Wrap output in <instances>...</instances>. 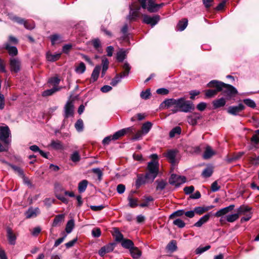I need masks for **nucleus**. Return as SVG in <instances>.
I'll use <instances>...</instances> for the list:
<instances>
[{"label": "nucleus", "mask_w": 259, "mask_h": 259, "mask_svg": "<svg viewBox=\"0 0 259 259\" xmlns=\"http://www.w3.org/2000/svg\"><path fill=\"white\" fill-rule=\"evenodd\" d=\"M122 246L126 249H129V250L134 246L133 242L127 239H124L121 241Z\"/></svg>", "instance_id": "nucleus-28"}, {"label": "nucleus", "mask_w": 259, "mask_h": 259, "mask_svg": "<svg viewBox=\"0 0 259 259\" xmlns=\"http://www.w3.org/2000/svg\"><path fill=\"white\" fill-rule=\"evenodd\" d=\"M252 144L257 145L259 143V130L255 131L254 134L250 139Z\"/></svg>", "instance_id": "nucleus-40"}, {"label": "nucleus", "mask_w": 259, "mask_h": 259, "mask_svg": "<svg viewBox=\"0 0 259 259\" xmlns=\"http://www.w3.org/2000/svg\"><path fill=\"white\" fill-rule=\"evenodd\" d=\"M11 69L12 71L17 72L20 70V62L16 58L11 59L10 60Z\"/></svg>", "instance_id": "nucleus-12"}, {"label": "nucleus", "mask_w": 259, "mask_h": 259, "mask_svg": "<svg viewBox=\"0 0 259 259\" xmlns=\"http://www.w3.org/2000/svg\"><path fill=\"white\" fill-rule=\"evenodd\" d=\"M115 240L117 242L122 241L124 238L123 235L119 232L116 228H114Z\"/></svg>", "instance_id": "nucleus-45"}, {"label": "nucleus", "mask_w": 259, "mask_h": 259, "mask_svg": "<svg viewBox=\"0 0 259 259\" xmlns=\"http://www.w3.org/2000/svg\"><path fill=\"white\" fill-rule=\"evenodd\" d=\"M152 124L150 122H146L144 123L142 126V131L144 135H146L148 133L152 127Z\"/></svg>", "instance_id": "nucleus-31"}, {"label": "nucleus", "mask_w": 259, "mask_h": 259, "mask_svg": "<svg viewBox=\"0 0 259 259\" xmlns=\"http://www.w3.org/2000/svg\"><path fill=\"white\" fill-rule=\"evenodd\" d=\"M102 63L103 67H102L101 76L103 77L105 75L106 72L108 68L109 62H108V59L106 58L103 59L102 60Z\"/></svg>", "instance_id": "nucleus-39"}, {"label": "nucleus", "mask_w": 259, "mask_h": 259, "mask_svg": "<svg viewBox=\"0 0 259 259\" xmlns=\"http://www.w3.org/2000/svg\"><path fill=\"white\" fill-rule=\"evenodd\" d=\"M194 115L195 116L194 117L193 116L189 117V122L192 125L196 124L197 122V120L200 118L199 115L195 114Z\"/></svg>", "instance_id": "nucleus-58"}, {"label": "nucleus", "mask_w": 259, "mask_h": 259, "mask_svg": "<svg viewBox=\"0 0 259 259\" xmlns=\"http://www.w3.org/2000/svg\"><path fill=\"white\" fill-rule=\"evenodd\" d=\"M250 210V208L245 205H241L237 209V212L238 215L244 214L246 212H248Z\"/></svg>", "instance_id": "nucleus-43"}, {"label": "nucleus", "mask_w": 259, "mask_h": 259, "mask_svg": "<svg viewBox=\"0 0 259 259\" xmlns=\"http://www.w3.org/2000/svg\"><path fill=\"white\" fill-rule=\"evenodd\" d=\"M173 224L177 226L180 228H184L186 224L185 223L180 219H177L173 221Z\"/></svg>", "instance_id": "nucleus-54"}, {"label": "nucleus", "mask_w": 259, "mask_h": 259, "mask_svg": "<svg viewBox=\"0 0 259 259\" xmlns=\"http://www.w3.org/2000/svg\"><path fill=\"white\" fill-rule=\"evenodd\" d=\"M127 200L128 201V205L131 207L134 208L138 205V199L134 198L132 197V195H129L127 197Z\"/></svg>", "instance_id": "nucleus-35"}, {"label": "nucleus", "mask_w": 259, "mask_h": 259, "mask_svg": "<svg viewBox=\"0 0 259 259\" xmlns=\"http://www.w3.org/2000/svg\"><path fill=\"white\" fill-rule=\"evenodd\" d=\"M124 135V131L122 129L115 133L114 135L112 136V138L113 140H116L118 139L120 137L123 136Z\"/></svg>", "instance_id": "nucleus-55"}, {"label": "nucleus", "mask_w": 259, "mask_h": 259, "mask_svg": "<svg viewBox=\"0 0 259 259\" xmlns=\"http://www.w3.org/2000/svg\"><path fill=\"white\" fill-rule=\"evenodd\" d=\"M75 127L78 132H81L83 128V121L81 119H78L75 124Z\"/></svg>", "instance_id": "nucleus-53"}, {"label": "nucleus", "mask_w": 259, "mask_h": 259, "mask_svg": "<svg viewBox=\"0 0 259 259\" xmlns=\"http://www.w3.org/2000/svg\"><path fill=\"white\" fill-rule=\"evenodd\" d=\"M64 214H61L55 217L52 224L53 227H57L61 225V223L64 221Z\"/></svg>", "instance_id": "nucleus-20"}, {"label": "nucleus", "mask_w": 259, "mask_h": 259, "mask_svg": "<svg viewBox=\"0 0 259 259\" xmlns=\"http://www.w3.org/2000/svg\"><path fill=\"white\" fill-rule=\"evenodd\" d=\"M14 19L18 23L24 24V27L26 29H32L34 27V24L33 23H29L28 22H26L23 19L18 17H15Z\"/></svg>", "instance_id": "nucleus-14"}, {"label": "nucleus", "mask_w": 259, "mask_h": 259, "mask_svg": "<svg viewBox=\"0 0 259 259\" xmlns=\"http://www.w3.org/2000/svg\"><path fill=\"white\" fill-rule=\"evenodd\" d=\"M74 221L73 219L68 221L65 228L66 232L68 234L71 233L74 227Z\"/></svg>", "instance_id": "nucleus-37"}, {"label": "nucleus", "mask_w": 259, "mask_h": 259, "mask_svg": "<svg viewBox=\"0 0 259 259\" xmlns=\"http://www.w3.org/2000/svg\"><path fill=\"white\" fill-rule=\"evenodd\" d=\"M245 106L240 103L237 106H231L228 108L227 112L233 115H238L239 113L244 110Z\"/></svg>", "instance_id": "nucleus-7"}, {"label": "nucleus", "mask_w": 259, "mask_h": 259, "mask_svg": "<svg viewBox=\"0 0 259 259\" xmlns=\"http://www.w3.org/2000/svg\"><path fill=\"white\" fill-rule=\"evenodd\" d=\"M202 3L205 7L208 9L212 6L213 0H202Z\"/></svg>", "instance_id": "nucleus-62"}, {"label": "nucleus", "mask_w": 259, "mask_h": 259, "mask_svg": "<svg viewBox=\"0 0 259 259\" xmlns=\"http://www.w3.org/2000/svg\"><path fill=\"white\" fill-rule=\"evenodd\" d=\"M186 182V178L184 176L172 174L169 179V183L171 185L179 187Z\"/></svg>", "instance_id": "nucleus-6"}, {"label": "nucleus", "mask_w": 259, "mask_h": 259, "mask_svg": "<svg viewBox=\"0 0 259 259\" xmlns=\"http://www.w3.org/2000/svg\"><path fill=\"white\" fill-rule=\"evenodd\" d=\"M61 89V88L54 87L52 89L46 90L42 93V96L44 97L51 96L57 91H59Z\"/></svg>", "instance_id": "nucleus-33"}, {"label": "nucleus", "mask_w": 259, "mask_h": 259, "mask_svg": "<svg viewBox=\"0 0 259 259\" xmlns=\"http://www.w3.org/2000/svg\"><path fill=\"white\" fill-rule=\"evenodd\" d=\"M51 40L52 44L54 45L57 43H59L62 41V37L60 35L54 34L51 36Z\"/></svg>", "instance_id": "nucleus-47"}, {"label": "nucleus", "mask_w": 259, "mask_h": 259, "mask_svg": "<svg viewBox=\"0 0 259 259\" xmlns=\"http://www.w3.org/2000/svg\"><path fill=\"white\" fill-rule=\"evenodd\" d=\"M188 25V20L186 19H184L180 21L177 26V28L179 31L184 30Z\"/></svg>", "instance_id": "nucleus-34"}, {"label": "nucleus", "mask_w": 259, "mask_h": 259, "mask_svg": "<svg viewBox=\"0 0 259 259\" xmlns=\"http://www.w3.org/2000/svg\"><path fill=\"white\" fill-rule=\"evenodd\" d=\"M85 66L83 62H80L75 68V71L79 74L83 73L85 70Z\"/></svg>", "instance_id": "nucleus-49"}, {"label": "nucleus", "mask_w": 259, "mask_h": 259, "mask_svg": "<svg viewBox=\"0 0 259 259\" xmlns=\"http://www.w3.org/2000/svg\"><path fill=\"white\" fill-rule=\"evenodd\" d=\"M116 244L115 243H110L102 247L99 251L100 255L103 256L105 253L110 252L113 250Z\"/></svg>", "instance_id": "nucleus-10"}, {"label": "nucleus", "mask_w": 259, "mask_h": 259, "mask_svg": "<svg viewBox=\"0 0 259 259\" xmlns=\"http://www.w3.org/2000/svg\"><path fill=\"white\" fill-rule=\"evenodd\" d=\"M210 215L206 214L201 217L196 223L194 225V226L196 227H201L204 224L206 223L209 219Z\"/></svg>", "instance_id": "nucleus-16"}, {"label": "nucleus", "mask_w": 259, "mask_h": 259, "mask_svg": "<svg viewBox=\"0 0 259 259\" xmlns=\"http://www.w3.org/2000/svg\"><path fill=\"white\" fill-rule=\"evenodd\" d=\"M152 160L149 162L147 166L148 171L146 173V179L153 182L159 172V162L157 160L158 155L153 154L150 156Z\"/></svg>", "instance_id": "nucleus-2"}, {"label": "nucleus", "mask_w": 259, "mask_h": 259, "mask_svg": "<svg viewBox=\"0 0 259 259\" xmlns=\"http://www.w3.org/2000/svg\"><path fill=\"white\" fill-rule=\"evenodd\" d=\"M123 69L124 70V71L122 72L121 74L122 75V76H127L128 75L130 70L131 69V67L130 65L127 63H125L123 65Z\"/></svg>", "instance_id": "nucleus-50"}, {"label": "nucleus", "mask_w": 259, "mask_h": 259, "mask_svg": "<svg viewBox=\"0 0 259 259\" xmlns=\"http://www.w3.org/2000/svg\"><path fill=\"white\" fill-rule=\"evenodd\" d=\"M208 87H218L220 91H222L227 96L231 97L237 94V90L233 86L226 84L223 82L213 80L207 84Z\"/></svg>", "instance_id": "nucleus-3"}, {"label": "nucleus", "mask_w": 259, "mask_h": 259, "mask_svg": "<svg viewBox=\"0 0 259 259\" xmlns=\"http://www.w3.org/2000/svg\"><path fill=\"white\" fill-rule=\"evenodd\" d=\"M144 202L140 204V206L142 207L148 206L149 202L153 201V198L151 196H144Z\"/></svg>", "instance_id": "nucleus-52"}, {"label": "nucleus", "mask_w": 259, "mask_h": 259, "mask_svg": "<svg viewBox=\"0 0 259 259\" xmlns=\"http://www.w3.org/2000/svg\"><path fill=\"white\" fill-rule=\"evenodd\" d=\"M243 102L246 106L251 108H254L256 107L255 102L250 99H244Z\"/></svg>", "instance_id": "nucleus-48"}, {"label": "nucleus", "mask_w": 259, "mask_h": 259, "mask_svg": "<svg viewBox=\"0 0 259 259\" xmlns=\"http://www.w3.org/2000/svg\"><path fill=\"white\" fill-rule=\"evenodd\" d=\"M39 213V210L38 208H30L26 212V218H34Z\"/></svg>", "instance_id": "nucleus-26"}, {"label": "nucleus", "mask_w": 259, "mask_h": 259, "mask_svg": "<svg viewBox=\"0 0 259 259\" xmlns=\"http://www.w3.org/2000/svg\"><path fill=\"white\" fill-rule=\"evenodd\" d=\"M139 4L143 9H147V10L150 13L157 12L159 9L162 8L164 3L156 4L155 0H138L135 1L129 6L130 13L127 16L126 19L130 21H135L137 18L140 17V10L141 9Z\"/></svg>", "instance_id": "nucleus-1"}, {"label": "nucleus", "mask_w": 259, "mask_h": 259, "mask_svg": "<svg viewBox=\"0 0 259 259\" xmlns=\"http://www.w3.org/2000/svg\"><path fill=\"white\" fill-rule=\"evenodd\" d=\"M215 152L213 151L210 146H207L205 148L203 157L204 159H209L213 155H215Z\"/></svg>", "instance_id": "nucleus-19"}, {"label": "nucleus", "mask_w": 259, "mask_h": 259, "mask_svg": "<svg viewBox=\"0 0 259 259\" xmlns=\"http://www.w3.org/2000/svg\"><path fill=\"white\" fill-rule=\"evenodd\" d=\"M7 233L9 243L11 245H15L16 244V236L10 228L8 227L7 228Z\"/></svg>", "instance_id": "nucleus-13"}, {"label": "nucleus", "mask_w": 259, "mask_h": 259, "mask_svg": "<svg viewBox=\"0 0 259 259\" xmlns=\"http://www.w3.org/2000/svg\"><path fill=\"white\" fill-rule=\"evenodd\" d=\"M177 248L176 242L175 240L171 241L166 246V248L171 252L176 250Z\"/></svg>", "instance_id": "nucleus-51"}, {"label": "nucleus", "mask_w": 259, "mask_h": 259, "mask_svg": "<svg viewBox=\"0 0 259 259\" xmlns=\"http://www.w3.org/2000/svg\"><path fill=\"white\" fill-rule=\"evenodd\" d=\"M74 113V105L72 101H68L64 107V114L65 118L73 116Z\"/></svg>", "instance_id": "nucleus-9"}, {"label": "nucleus", "mask_w": 259, "mask_h": 259, "mask_svg": "<svg viewBox=\"0 0 259 259\" xmlns=\"http://www.w3.org/2000/svg\"><path fill=\"white\" fill-rule=\"evenodd\" d=\"M143 17V21L144 23L150 24L152 26L155 25L160 19L158 15H154L150 17L147 15H142Z\"/></svg>", "instance_id": "nucleus-8"}, {"label": "nucleus", "mask_w": 259, "mask_h": 259, "mask_svg": "<svg viewBox=\"0 0 259 259\" xmlns=\"http://www.w3.org/2000/svg\"><path fill=\"white\" fill-rule=\"evenodd\" d=\"M5 48L8 51L10 55L14 56L17 55L18 50L16 47L10 46L9 44H6Z\"/></svg>", "instance_id": "nucleus-27"}, {"label": "nucleus", "mask_w": 259, "mask_h": 259, "mask_svg": "<svg viewBox=\"0 0 259 259\" xmlns=\"http://www.w3.org/2000/svg\"><path fill=\"white\" fill-rule=\"evenodd\" d=\"M155 183L157 184V186L156 188V190L157 191H162L165 188L167 183L165 181L161 180H157L155 181Z\"/></svg>", "instance_id": "nucleus-29"}, {"label": "nucleus", "mask_w": 259, "mask_h": 259, "mask_svg": "<svg viewBox=\"0 0 259 259\" xmlns=\"http://www.w3.org/2000/svg\"><path fill=\"white\" fill-rule=\"evenodd\" d=\"M70 160L73 162L76 163L80 161L81 159L79 152L77 151H74L70 155Z\"/></svg>", "instance_id": "nucleus-38"}, {"label": "nucleus", "mask_w": 259, "mask_h": 259, "mask_svg": "<svg viewBox=\"0 0 259 259\" xmlns=\"http://www.w3.org/2000/svg\"><path fill=\"white\" fill-rule=\"evenodd\" d=\"M61 55V53H55L54 54H52L50 52H48L46 54V57L48 61L50 62H54L59 60Z\"/></svg>", "instance_id": "nucleus-21"}, {"label": "nucleus", "mask_w": 259, "mask_h": 259, "mask_svg": "<svg viewBox=\"0 0 259 259\" xmlns=\"http://www.w3.org/2000/svg\"><path fill=\"white\" fill-rule=\"evenodd\" d=\"M50 145L53 148L56 150H62L64 149L62 143L59 141L52 140Z\"/></svg>", "instance_id": "nucleus-30"}, {"label": "nucleus", "mask_w": 259, "mask_h": 259, "mask_svg": "<svg viewBox=\"0 0 259 259\" xmlns=\"http://www.w3.org/2000/svg\"><path fill=\"white\" fill-rule=\"evenodd\" d=\"M213 172L212 167L211 166L206 167L202 171V176L204 178L210 177Z\"/></svg>", "instance_id": "nucleus-36"}, {"label": "nucleus", "mask_w": 259, "mask_h": 259, "mask_svg": "<svg viewBox=\"0 0 259 259\" xmlns=\"http://www.w3.org/2000/svg\"><path fill=\"white\" fill-rule=\"evenodd\" d=\"M176 156V152L175 150H169L166 154V157L169 160L172 165L176 163L175 157Z\"/></svg>", "instance_id": "nucleus-24"}, {"label": "nucleus", "mask_w": 259, "mask_h": 259, "mask_svg": "<svg viewBox=\"0 0 259 259\" xmlns=\"http://www.w3.org/2000/svg\"><path fill=\"white\" fill-rule=\"evenodd\" d=\"M210 248V245H206L204 247H198L196 249V254H201L204 251L208 250Z\"/></svg>", "instance_id": "nucleus-60"}, {"label": "nucleus", "mask_w": 259, "mask_h": 259, "mask_svg": "<svg viewBox=\"0 0 259 259\" xmlns=\"http://www.w3.org/2000/svg\"><path fill=\"white\" fill-rule=\"evenodd\" d=\"M181 133V128L180 126H176L172 128L169 132L170 138H173L177 135H180Z\"/></svg>", "instance_id": "nucleus-44"}, {"label": "nucleus", "mask_w": 259, "mask_h": 259, "mask_svg": "<svg viewBox=\"0 0 259 259\" xmlns=\"http://www.w3.org/2000/svg\"><path fill=\"white\" fill-rule=\"evenodd\" d=\"M101 234V231L99 228H95L92 231V234L94 237H99Z\"/></svg>", "instance_id": "nucleus-64"}, {"label": "nucleus", "mask_w": 259, "mask_h": 259, "mask_svg": "<svg viewBox=\"0 0 259 259\" xmlns=\"http://www.w3.org/2000/svg\"><path fill=\"white\" fill-rule=\"evenodd\" d=\"M216 89L215 90H208L205 92V96L207 98H211L215 96L218 92H220V90H219L218 87H215Z\"/></svg>", "instance_id": "nucleus-42"}, {"label": "nucleus", "mask_w": 259, "mask_h": 259, "mask_svg": "<svg viewBox=\"0 0 259 259\" xmlns=\"http://www.w3.org/2000/svg\"><path fill=\"white\" fill-rule=\"evenodd\" d=\"M130 252L132 256L135 259L140 258L142 254V252L138 248L134 246L130 250Z\"/></svg>", "instance_id": "nucleus-17"}, {"label": "nucleus", "mask_w": 259, "mask_h": 259, "mask_svg": "<svg viewBox=\"0 0 259 259\" xmlns=\"http://www.w3.org/2000/svg\"><path fill=\"white\" fill-rule=\"evenodd\" d=\"M212 207H213V206H212V205L208 206H206V207L198 206V207H195L194 210L195 211V213H196L198 214H202V213L209 210Z\"/></svg>", "instance_id": "nucleus-25"}, {"label": "nucleus", "mask_w": 259, "mask_h": 259, "mask_svg": "<svg viewBox=\"0 0 259 259\" xmlns=\"http://www.w3.org/2000/svg\"><path fill=\"white\" fill-rule=\"evenodd\" d=\"M88 184V182L86 180H83L78 184V189L79 193H82L86 190Z\"/></svg>", "instance_id": "nucleus-32"}, {"label": "nucleus", "mask_w": 259, "mask_h": 259, "mask_svg": "<svg viewBox=\"0 0 259 259\" xmlns=\"http://www.w3.org/2000/svg\"><path fill=\"white\" fill-rule=\"evenodd\" d=\"M195 108L194 104L190 101H186L184 98L178 99L176 109L172 110L174 112L178 111L189 112Z\"/></svg>", "instance_id": "nucleus-5"}, {"label": "nucleus", "mask_w": 259, "mask_h": 259, "mask_svg": "<svg viewBox=\"0 0 259 259\" xmlns=\"http://www.w3.org/2000/svg\"><path fill=\"white\" fill-rule=\"evenodd\" d=\"M178 102V99H168L165 100L163 102V103L165 105V106L167 107V108L170 107L172 106H174L175 108L176 109Z\"/></svg>", "instance_id": "nucleus-22"}, {"label": "nucleus", "mask_w": 259, "mask_h": 259, "mask_svg": "<svg viewBox=\"0 0 259 259\" xmlns=\"http://www.w3.org/2000/svg\"><path fill=\"white\" fill-rule=\"evenodd\" d=\"M226 103V100L224 98H221L219 99L214 100L212 102L213 108L217 109L220 107H223L225 105Z\"/></svg>", "instance_id": "nucleus-18"}, {"label": "nucleus", "mask_w": 259, "mask_h": 259, "mask_svg": "<svg viewBox=\"0 0 259 259\" xmlns=\"http://www.w3.org/2000/svg\"><path fill=\"white\" fill-rule=\"evenodd\" d=\"M10 131L8 126H0V152L7 150L6 145L11 142Z\"/></svg>", "instance_id": "nucleus-4"}, {"label": "nucleus", "mask_w": 259, "mask_h": 259, "mask_svg": "<svg viewBox=\"0 0 259 259\" xmlns=\"http://www.w3.org/2000/svg\"><path fill=\"white\" fill-rule=\"evenodd\" d=\"M185 213V210L184 209H180L174 212H173L172 214H170L169 216L170 219H172L175 217H181L183 215H184Z\"/></svg>", "instance_id": "nucleus-56"}, {"label": "nucleus", "mask_w": 259, "mask_h": 259, "mask_svg": "<svg viewBox=\"0 0 259 259\" xmlns=\"http://www.w3.org/2000/svg\"><path fill=\"white\" fill-rule=\"evenodd\" d=\"M100 70L101 67L99 65L96 66L94 69L91 75V80L93 82L96 81L98 79Z\"/></svg>", "instance_id": "nucleus-23"}, {"label": "nucleus", "mask_w": 259, "mask_h": 259, "mask_svg": "<svg viewBox=\"0 0 259 259\" xmlns=\"http://www.w3.org/2000/svg\"><path fill=\"white\" fill-rule=\"evenodd\" d=\"M126 53L123 51H120L117 53L116 58L119 62H122L125 59Z\"/></svg>", "instance_id": "nucleus-57"}, {"label": "nucleus", "mask_w": 259, "mask_h": 259, "mask_svg": "<svg viewBox=\"0 0 259 259\" xmlns=\"http://www.w3.org/2000/svg\"><path fill=\"white\" fill-rule=\"evenodd\" d=\"M12 167L14 169V170L16 172H17L20 176L24 177V172L22 168H21L20 167H19L18 166H15V165H12Z\"/></svg>", "instance_id": "nucleus-61"}, {"label": "nucleus", "mask_w": 259, "mask_h": 259, "mask_svg": "<svg viewBox=\"0 0 259 259\" xmlns=\"http://www.w3.org/2000/svg\"><path fill=\"white\" fill-rule=\"evenodd\" d=\"M92 44H93L94 47L96 50H98L99 51V49L101 47V42H100V40L98 38L92 40Z\"/></svg>", "instance_id": "nucleus-63"}, {"label": "nucleus", "mask_w": 259, "mask_h": 259, "mask_svg": "<svg viewBox=\"0 0 259 259\" xmlns=\"http://www.w3.org/2000/svg\"><path fill=\"white\" fill-rule=\"evenodd\" d=\"M123 77H124L122 76V75L121 74H116L115 77L112 80L111 82V84L112 86L116 85L119 82L121 81V79Z\"/></svg>", "instance_id": "nucleus-46"}, {"label": "nucleus", "mask_w": 259, "mask_h": 259, "mask_svg": "<svg viewBox=\"0 0 259 259\" xmlns=\"http://www.w3.org/2000/svg\"><path fill=\"white\" fill-rule=\"evenodd\" d=\"M150 89H147L145 91H142L141 93L140 96L143 99H148L150 96Z\"/></svg>", "instance_id": "nucleus-59"}, {"label": "nucleus", "mask_w": 259, "mask_h": 259, "mask_svg": "<svg viewBox=\"0 0 259 259\" xmlns=\"http://www.w3.org/2000/svg\"><path fill=\"white\" fill-rule=\"evenodd\" d=\"M239 215L237 212L234 214L226 215V219L228 222L233 223L237 220L239 219Z\"/></svg>", "instance_id": "nucleus-41"}, {"label": "nucleus", "mask_w": 259, "mask_h": 259, "mask_svg": "<svg viewBox=\"0 0 259 259\" xmlns=\"http://www.w3.org/2000/svg\"><path fill=\"white\" fill-rule=\"evenodd\" d=\"M235 207L233 204L230 205L227 207L223 208L215 212L214 215L217 217H220L223 215L226 214L230 211H232Z\"/></svg>", "instance_id": "nucleus-11"}, {"label": "nucleus", "mask_w": 259, "mask_h": 259, "mask_svg": "<svg viewBox=\"0 0 259 259\" xmlns=\"http://www.w3.org/2000/svg\"><path fill=\"white\" fill-rule=\"evenodd\" d=\"M150 181L146 179V175L144 176L143 175H138L137 179L135 182V185L137 188H139L142 185L144 184L146 181Z\"/></svg>", "instance_id": "nucleus-15"}]
</instances>
